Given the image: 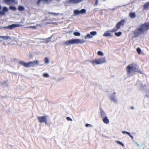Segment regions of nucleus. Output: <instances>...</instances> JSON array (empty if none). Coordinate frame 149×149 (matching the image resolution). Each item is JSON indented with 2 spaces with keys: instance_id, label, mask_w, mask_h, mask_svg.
Segmentation results:
<instances>
[{
  "instance_id": "39",
  "label": "nucleus",
  "mask_w": 149,
  "mask_h": 149,
  "mask_svg": "<svg viewBox=\"0 0 149 149\" xmlns=\"http://www.w3.org/2000/svg\"><path fill=\"white\" fill-rule=\"evenodd\" d=\"M131 109H134V108L133 107H131Z\"/></svg>"
},
{
  "instance_id": "10",
  "label": "nucleus",
  "mask_w": 149,
  "mask_h": 149,
  "mask_svg": "<svg viewBox=\"0 0 149 149\" xmlns=\"http://www.w3.org/2000/svg\"><path fill=\"white\" fill-rule=\"evenodd\" d=\"M83 0H68L70 3H77L82 1Z\"/></svg>"
},
{
  "instance_id": "35",
  "label": "nucleus",
  "mask_w": 149,
  "mask_h": 149,
  "mask_svg": "<svg viewBox=\"0 0 149 149\" xmlns=\"http://www.w3.org/2000/svg\"><path fill=\"white\" fill-rule=\"evenodd\" d=\"M89 126H91V125L90 124H86L85 125L86 127H88Z\"/></svg>"
},
{
  "instance_id": "30",
  "label": "nucleus",
  "mask_w": 149,
  "mask_h": 149,
  "mask_svg": "<svg viewBox=\"0 0 149 149\" xmlns=\"http://www.w3.org/2000/svg\"><path fill=\"white\" fill-rule=\"evenodd\" d=\"M116 142L117 143L122 146H124V145L121 142L119 141H116Z\"/></svg>"
},
{
  "instance_id": "21",
  "label": "nucleus",
  "mask_w": 149,
  "mask_h": 149,
  "mask_svg": "<svg viewBox=\"0 0 149 149\" xmlns=\"http://www.w3.org/2000/svg\"><path fill=\"white\" fill-rule=\"evenodd\" d=\"M90 33L92 36H94L97 34V32L95 31H93L90 32Z\"/></svg>"
},
{
  "instance_id": "40",
  "label": "nucleus",
  "mask_w": 149,
  "mask_h": 149,
  "mask_svg": "<svg viewBox=\"0 0 149 149\" xmlns=\"http://www.w3.org/2000/svg\"><path fill=\"white\" fill-rule=\"evenodd\" d=\"M136 144H137V146H139V144H138V143H136Z\"/></svg>"
},
{
  "instance_id": "41",
  "label": "nucleus",
  "mask_w": 149,
  "mask_h": 149,
  "mask_svg": "<svg viewBox=\"0 0 149 149\" xmlns=\"http://www.w3.org/2000/svg\"><path fill=\"white\" fill-rule=\"evenodd\" d=\"M48 39H50V38H48Z\"/></svg>"
},
{
  "instance_id": "11",
  "label": "nucleus",
  "mask_w": 149,
  "mask_h": 149,
  "mask_svg": "<svg viewBox=\"0 0 149 149\" xmlns=\"http://www.w3.org/2000/svg\"><path fill=\"white\" fill-rule=\"evenodd\" d=\"M143 8L144 10H148L149 9V1L146 2L143 5Z\"/></svg>"
},
{
  "instance_id": "25",
  "label": "nucleus",
  "mask_w": 149,
  "mask_h": 149,
  "mask_svg": "<svg viewBox=\"0 0 149 149\" xmlns=\"http://www.w3.org/2000/svg\"><path fill=\"white\" fill-rule=\"evenodd\" d=\"M136 51L139 54H140L141 52V49L139 47H138L136 49Z\"/></svg>"
},
{
  "instance_id": "19",
  "label": "nucleus",
  "mask_w": 149,
  "mask_h": 149,
  "mask_svg": "<svg viewBox=\"0 0 149 149\" xmlns=\"http://www.w3.org/2000/svg\"><path fill=\"white\" fill-rule=\"evenodd\" d=\"M73 34L75 36H80L81 35L80 33L78 32H74L73 33Z\"/></svg>"
},
{
  "instance_id": "13",
  "label": "nucleus",
  "mask_w": 149,
  "mask_h": 149,
  "mask_svg": "<svg viewBox=\"0 0 149 149\" xmlns=\"http://www.w3.org/2000/svg\"><path fill=\"white\" fill-rule=\"evenodd\" d=\"M0 38H1L4 40H8V39L10 40V37L9 36H0Z\"/></svg>"
},
{
  "instance_id": "7",
  "label": "nucleus",
  "mask_w": 149,
  "mask_h": 149,
  "mask_svg": "<svg viewBox=\"0 0 149 149\" xmlns=\"http://www.w3.org/2000/svg\"><path fill=\"white\" fill-rule=\"evenodd\" d=\"M47 116H38L37 117L40 123L45 122L46 124H47Z\"/></svg>"
},
{
  "instance_id": "9",
  "label": "nucleus",
  "mask_w": 149,
  "mask_h": 149,
  "mask_svg": "<svg viewBox=\"0 0 149 149\" xmlns=\"http://www.w3.org/2000/svg\"><path fill=\"white\" fill-rule=\"evenodd\" d=\"M111 31V30L107 31L103 35V36L105 37H111V34L110 33V32H112V31Z\"/></svg>"
},
{
  "instance_id": "31",
  "label": "nucleus",
  "mask_w": 149,
  "mask_h": 149,
  "mask_svg": "<svg viewBox=\"0 0 149 149\" xmlns=\"http://www.w3.org/2000/svg\"><path fill=\"white\" fill-rule=\"evenodd\" d=\"M43 76L45 77H49V75L47 73H44L43 74Z\"/></svg>"
},
{
  "instance_id": "6",
  "label": "nucleus",
  "mask_w": 149,
  "mask_h": 149,
  "mask_svg": "<svg viewBox=\"0 0 149 149\" xmlns=\"http://www.w3.org/2000/svg\"><path fill=\"white\" fill-rule=\"evenodd\" d=\"M106 62V59L105 57L101 58L98 59H95L91 62L93 64H100Z\"/></svg>"
},
{
  "instance_id": "3",
  "label": "nucleus",
  "mask_w": 149,
  "mask_h": 149,
  "mask_svg": "<svg viewBox=\"0 0 149 149\" xmlns=\"http://www.w3.org/2000/svg\"><path fill=\"white\" fill-rule=\"evenodd\" d=\"M39 62L38 61L36 60L33 61L29 62L26 63L22 61H20L19 62V64L22 65L24 67L26 68L33 66L35 65H38Z\"/></svg>"
},
{
  "instance_id": "16",
  "label": "nucleus",
  "mask_w": 149,
  "mask_h": 149,
  "mask_svg": "<svg viewBox=\"0 0 149 149\" xmlns=\"http://www.w3.org/2000/svg\"><path fill=\"white\" fill-rule=\"evenodd\" d=\"M93 37L89 34H87V35L84 36V38L85 39H87V38H92Z\"/></svg>"
},
{
  "instance_id": "28",
  "label": "nucleus",
  "mask_w": 149,
  "mask_h": 149,
  "mask_svg": "<svg viewBox=\"0 0 149 149\" xmlns=\"http://www.w3.org/2000/svg\"><path fill=\"white\" fill-rule=\"evenodd\" d=\"M9 9L10 10H12L14 11L16 10V8L15 7L12 6H10L9 7Z\"/></svg>"
},
{
  "instance_id": "15",
  "label": "nucleus",
  "mask_w": 149,
  "mask_h": 149,
  "mask_svg": "<svg viewBox=\"0 0 149 149\" xmlns=\"http://www.w3.org/2000/svg\"><path fill=\"white\" fill-rule=\"evenodd\" d=\"M80 14V11L78 10H75L74 11V15H77Z\"/></svg>"
},
{
  "instance_id": "26",
  "label": "nucleus",
  "mask_w": 149,
  "mask_h": 149,
  "mask_svg": "<svg viewBox=\"0 0 149 149\" xmlns=\"http://www.w3.org/2000/svg\"><path fill=\"white\" fill-rule=\"evenodd\" d=\"M97 54L99 56H102L103 55V53L100 51H98L97 52Z\"/></svg>"
},
{
  "instance_id": "18",
  "label": "nucleus",
  "mask_w": 149,
  "mask_h": 149,
  "mask_svg": "<svg viewBox=\"0 0 149 149\" xmlns=\"http://www.w3.org/2000/svg\"><path fill=\"white\" fill-rule=\"evenodd\" d=\"M18 10L19 11H22L24 10V8L22 6H19L18 7Z\"/></svg>"
},
{
  "instance_id": "8",
  "label": "nucleus",
  "mask_w": 149,
  "mask_h": 149,
  "mask_svg": "<svg viewBox=\"0 0 149 149\" xmlns=\"http://www.w3.org/2000/svg\"><path fill=\"white\" fill-rule=\"evenodd\" d=\"M20 26V25L18 24H13L7 26L3 27V29H12L13 28Z\"/></svg>"
},
{
  "instance_id": "33",
  "label": "nucleus",
  "mask_w": 149,
  "mask_h": 149,
  "mask_svg": "<svg viewBox=\"0 0 149 149\" xmlns=\"http://www.w3.org/2000/svg\"><path fill=\"white\" fill-rule=\"evenodd\" d=\"M26 28H32V29H36V26H27V27H26Z\"/></svg>"
},
{
  "instance_id": "12",
  "label": "nucleus",
  "mask_w": 149,
  "mask_h": 149,
  "mask_svg": "<svg viewBox=\"0 0 149 149\" xmlns=\"http://www.w3.org/2000/svg\"><path fill=\"white\" fill-rule=\"evenodd\" d=\"M102 121L104 123L106 124H108L109 123V120L107 116L104 117L103 118Z\"/></svg>"
},
{
  "instance_id": "34",
  "label": "nucleus",
  "mask_w": 149,
  "mask_h": 149,
  "mask_svg": "<svg viewBox=\"0 0 149 149\" xmlns=\"http://www.w3.org/2000/svg\"><path fill=\"white\" fill-rule=\"evenodd\" d=\"M66 119L68 120L72 121V120L69 117H68L66 118Z\"/></svg>"
},
{
  "instance_id": "5",
  "label": "nucleus",
  "mask_w": 149,
  "mask_h": 149,
  "mask_svg": "<svg viewBox=\"0 0 149 149\" xmlns=\"http://www.w3.org/2000/svg\"><path fill=\"white\" fill-rule=\"evenodd\" d=\"M125 21L124 19H122L116 25L115 27L112 29L111 31L115 32L119 30L121 26H123L125 24Z\"/></svg>"
},
{
  "instance_id": "32",
  "label": "nucleus",
  "mask_w": 149,
  "mask_h": 149,
  "mask_svg": "<svg viewBox=\"0 0 149 149\" xmlns=\"http://www.w3.org/2000/svg\"><path fill=\"white\" fill-rule=\"evenodd\" d=\"M122 133L123 134H127L128 135H130V133H129V132H126V131H123L122 132Z\"/></svg>"
},
{
  "instance_id": "29",
  "label": "nucleus",
  "mask_w": 149,
  "mask_h": 149,
  "mask_svg": "<svg viewBox=\"0 0 149 149\" xmlns=\"http://www.w3.org/2000/svg\"><path fill=\"white\" fill-rule=\"evenodd\" d=\"M101 114L102 117L105 116L106 115L105 113L103 111H101Z\"/></svg>"
},
{
  "instance_id": "36",
  "label": "nucleus",
  "mask_w": 149,
  "mask_h": 149,
  "mask_svg": "<svg viewBox=\"0 0 149 149\" xmlns=\"http://www.w3.org/2000/svg\"><path fill=\"white\" fill-rule=\"evenodd\" d=\"M129 136H130V137L131 138V139H133V136H132L130 134V135H129Z\"/></svg>"
},
{
  "instance_id": "4",
  "label": "nucleus",
  "mask_w": 149,
  "mask_h": 149,
  "mask_svg": "<svg viewBox=\"0 0 149 149\" xmlns=\"http://www.w3.org/2000/svg\"><path fill=\"white\" fill-rule=\"evenodd\" d=\"M85 42V41L84 40L76 39L66 41L64 43L68 45H73L75 44H82L84 43Z\"/></svg>"
},
{
  "instance_id": "23",
  "label": "nucleus",
  "mask_w": 149,
  "mask_h": 149,
  "mask_svg": "<svg viewBox=\"0 0 149 149\" xmlns=\"http://www.w3.org/2000/svg\"><path fill=\"white\" fill-rule=\"evenodd\" d=\"M111 101L114 102H117L116 99L113 97H111Z\"/></svg>"
},
{
  "instance_id": "38",
  "label": "nucleus",
  "mask_w": 149,
  "mask_h": 149,
  "mask_svg": "<svg viewBox=\"0 0 149 149\" xmlns=\"http://www.w3.org/2000/svg\"><path fill=\"white\" fill-rule=\"evenodd\" d=\"M97 3V0H96V3Z\"/></svg>"
},
{
  "instance_id": "20",
  "label": "nucleus",
  "mask_w": 149,
  "mask_h": 149,
  "mask_svg": "<svg viewBox=\"0 0 149 149\" xmlns=\"http://www.w3.org/2000/svg\"><path fill=\"white\" fill-rule=\"evenodd\" d=\"M14 1V0H5V2L6 3H10Z\"/></svg>"
},
{
  "instance_id": "37",
  "label": "nucleus",
  "mask_w": 149,
  "mask_h": 149,
  "mask_svg": "<svg viewBox=\"0 0 149 149\" xmlns=\"http://www.w3.org/2000/svg\"><path fill=\"white\" fill-rule=\"evenodd\" d=\"M50 41V40H46L45 41V42L46 43H48Z\"/></svg>"
},
{
  "instance_id": "14",
  "label": "nucleus",
  "mask_w": 149,
  "mask_h": 149,
  "mask_svg": "<svg viewBox=\"0 0 149 149\" xmlns=\"http://www.w3.org/2000/svg\"><path fill=\"white\" fill-rule=\"evenodd\" d=\"M130 16L132 18H133L136 17V15L134 13L130 12L129 13Z\"/></svg>"
},
{
  "instance_id": "27",
  "label": "nucleus",
  "mask_w": 149,
  "mask_h": 149,
  "mask_svg": "<svg viewBox=\"0 0 149 149\" xmlns=\"http://www.w3.org/2000/svg\"><path fill=\"white\" fill-rule=\"evenodd\" d=\"M45 63L46 64H47L49 63V60L47 58H45Z\"/></svg>"
},
{
  "instance_id": "22",
  "label": "nucleus",
  "mask_w": 149,
  "mask_h": 149,
  "mask_svg": "<svg viewBox=\"0 0 149 149\" xmlns=\"http://www.w3.org/2000/svg\"><path fill=\"white\" fill-rule=\"evenodd\" d=\"M86 12V10L85 9H82L81 10H80V14H84Z\"/></svg>"
},
{
  "instance_id": "2",
  "label": "nucleus",
  "mask_w": 149,
  "mask_h": 149,
  "mask_svg": "<svg viewBox=\"0 0 149 149\" xmlns=\"http://www.w3.org/2000/svg\"><path fill=\"white\" fill-rule=\"evenodd\" d=\"M136 65L135 63H131L127 66L126 70L128 75L130 76L133 75L134 72H137Z\"/></svg>"
},
{
  "instance_id": "24",
  "label": "nucleus",
  "mask_w": 149,
  "mask_h": 149,
  "mask_svg": "<svg viewBox=\"0 0 149 149\" xmlns=\"http://www.w3.org/2000/svg\"><path fill=\"white\" fill-rule=\"evenodd\" d=\"M48 13L49 14H52L56 16L58 15H59L58 13Z\"/></svg>"
},
{
  "instance_id": "1",
  "label": "nucleus",
  "mask_w": 149,
  "mask_h": 149,
  "mask_svg": "<svg viewBox=\"0 0 149 149\" xmlns=\"http://www.w3.org/2000/svg\"><path fill=\"white\" fill-rule=\"evenodd\" d=\"M149 29V22H145L141 25L139 28H137L133 32V33L136 37L139 36L146 31H147Z\"/></svg>"
},
{
  "instance_id": "17",
  "label": "nucleus",
  "mask_w": 149,
  "mask_h": 149,
  "mask_svg": "<svg viewBox=\"0 0 149 149\" xmlns=\"http://www.w3.org/2000/svg\"><path fill=\"white\" fill-rule=\"evenodd\" d=\"M122 32L121 31H119L118 33L116 32L115 33V35L117 36H119L122 35Z\"/></svg>"
}]
</instances>
